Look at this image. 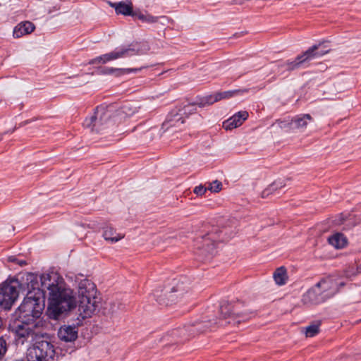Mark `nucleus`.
Listing matches in <instances>:
<instances>
[{"mask_svg": "<svg viewBox=\"0 0 361 361\" xmlns=\"http://www.w3.org/2000/svg\"><path fill=\"white\" fill-rule=\"evenodd\" d=\"M41 287L38 277L33 274H27L20 288L25 285L27 292L42 293L47 289L49 291V310L54 319L63 312L71 310L76 307V299L73 290L64 282L63 279L56 273L44 274L40 276Z\"/></svg>", "mask_w": 361, "mask_h": 361, "instance_id": "nucleus-1", "label": "nucleus"}, {"mask_svg": "<svg viewBox=\"0 0 361 361\" xmlns=\"http://www.w3.org/2000/svg\"><path fill=\"white\" fill-rule=\"evenodd\" d=\"M78 314L82 319L91 317L98 309L101 300L95 284L89 279H82L78 283Z\"/></svg>", "mask_w": 361, "mask_h": 361, "instance_id": "nucleus-2", "label": "nucleus"}, {"mask_svg": "<svg viewBox=\"0 0 361 361\" xmlns=\"http://www.w3.org/2000/svg\"><path fill=\"white\" fill-rule=\"evenodd\" d=\"M85 128L97 133H109L117 126L112 110L100 106L96 108L93 114L87 117L83 123Z\"/></svg>", "mask_w": 361, "mask_h": 361, "instance_id": "nucleus-3", "label": "nucleus"}, {"mask_svg": "<svg viewBox=\"0 0 361 361\" xmlns=\"http://www.w3.org/2000/svg\"><path fill=\"white\" fill-rule=\"evenodd\" d=\"M338 290V284L334 280H322L302 295V302L306 305H317L334 296Z\"/></svg>", "mask_w": 361, "mask_h": 361, "instance_id": "nucleus-4", "label": "nucleus"}, {"mask_svg": "<svg viewBox=\"0 0 361 361\" xmlns=\"http://www.w3.org/2000/svg\"><path fill=\"white\" fill-rule=\"evenodd\" d=\"M44 307L42 293L27 292L18 309V317L22 321L35 322L41 316Z\"/></svg>", "mask_w": 361, "mask_h": 361, "instance_id": "nucleus-5", "label": "nucleus"}, {"mask_svg": "<svg viewBox=\"0 0 361 361\" xmlns=\"http://www.w3.org/2000/svg\"><path fill=\"white\" fill-rule=\"evenodd\" d=\"M190 283L188 279L173 281L172 287L166 288L164 293L159 290L154 292V297L160 305H169L178 302L190 290Z\"/></svg>", "mask_w": 361, "mask_h": 361, "instance_id": "nucleus-6", "label": "nucleus"}, {"mask_svg": "<svg viewBox=\"0 0 361 361\" xmlns=\"http://www.w3.org/2000/svg\"><path fill=\"white\" fill-rule=\"evenodd\" d=\"M219 240V229L213 227L207 234L197 238L195 246L198 250V255L206 260L211 259L216 253V243Z\"/></svg>", "mask_w": 361, "mask_h": 361, "instance_id": "nucleus-7", "label": "nucleus"}, {"mask_svg": "<svg viewBox=\"0 0 361 361\" xmlns=\"http://www.w3.org/2000/svg\"><path fill=\"white\" fill-rule=\"evenodd\" d=\"M55 350L49 341L37 342L32 347L27 349V361H54Z\"/></svg>", "mask_w": 361, "mask_h": 361, "instance_id": "nucleus-8", "label": "nucleus"}, {"mask_svg": "<svg viewBox=\"0 0 361 361\" xmlns=\"http://www.w3.org/2000/svg\"><path fill=\"white\" fill-rule=\"evenodd\" d=\"M319 47L320 44L311 47L302 54L298 56L294 61H288L282 64L281 66L286 68L288 71H293L299 68L302 64L310 60L321 57L329 53V49L319 50Z\"/></svg>", "mask_w": 361, "mask_h": 361, "instance_id": "nucleus-9", "label": "nucleus"}, {"mask_svg": "<svg viewBox=\"0 0 361 361\" xmlns=\"http://www.w3.org/2000/svg\"><path fill=\"white\" fill-rule=\"evenodd\" d=\"M240 303L232 304L228 302L221 305L220 313L224 319H228V324L235 325L250 319V317L247 314L240 312Z\"/></svg>", "mask_w": 361, "mask_h": 361, "instance_id": "nucleus-10", "label": "nucleus"}, {"mask_svg": "<svg viewBox=\"0 0 361 361\" xmlns=\"http://www.w3.org/2000/svg\"><path fill=\"white\" fill-rule=\"evenodd\" d=\"M210 328L209 322H201L195 324L184 326L182 328L174 329L169 336L173 338H181L183 340H187L191 336H194L197 333L203 332Z\"/></svg>", "mask_w": 361, "mask_h": 361, "instance_id": "nucleus-11", "label": "nucleus"}, {"mask_svg": "<svg viewBox=\"0 0 361 361\" xmlns=\"http://www.w3.org/2000/svg\"><path fill=\"white\" fill-rule=\"evenodd\" d=\"M17 286L11 283L4 282L0 285V307L9 310L18 297Z\"/></svg>", "mask_w": 361, "mask_h": 361, "instance_id": "nucleus-12", "label": "nucleus"}, {"mask_svg": "<svg viewBox=\"0 0 361 361\" xmlns=\"http://www.w3.org/2000/svg\"><path fill=\"white\" fill-rule=\"evenodd\" d=\"M36 327L35 322L20 320V324H18L14 329L18 342L23 344L25 341H33L37 336Z\"/></svg>", "mask_w": 361, "mask_h": 361, "instance_id": "nucleus-13", "label": "nucleus"}, {"mask_svg": "<svg viewBox=\"0 0 361 361\" xmlns=\"http://www.w3.org/2000/svg\"><path fill=\"white\" fill-rule=\"evenodd\" d=\"M84 319L78 314L75 323L62 325L57 332L59 340L66 343L74 342L78 338V327L82 325V322Z\"/></svg>", "mask_w": 361, "mask_h": 361, "instance_id": "nucleus-14", "label": "nucleus"}, {"mask_svg": "<svg viewBox=\"0 0 361 361\" xmlns=\"http://www.w3.org/2000/svg\"><path fill=\"white\" fill-rule=\"evenodd\" d=\"M127 57L126 51L123 47L116 49L115 50L97 56L89 61V64H105L109 61L116 60L120 58Z\"/></svg>", "mask_w": 361, "mask_h": 361, "instance_id": "nucleus-15", "label": "nucleus"}, {"mask_svg": "<svg viewBox=\"0 0 361 361\" xmlns=\"http://www.w3.org/2000/svg\"><path fill=\"white\" fill-rule=\"evenodd\" d=\"M108 4L115 9L117 15H123L126 16H134L133 3L130 0H126L119 2L108 1Z\"/></svg>", "mask_w": 361, "mask_h": 361, "instance_id": "nucleus-16", "label": "nucleus"}, {"mask_svg": "<svg viewBox=\"0 0 361 361\" xmlns=\"http://www.w3.org/2000/svg\"><path fill=\"white\" fill-rule=\"evenodd\" d=\"M248 117V113L246 111H241L234 114L228 120L223 123V128L226 130H230L241 126Z\"/></svg>", "mask_w": 361, "mask_h": 361, "instance_id": "nucleus-17", "label": "nucleus"}, {"mask_svg": "<svg viewBox=\"0 0 361 361\" xmlns=\"http://www.w3.org/2000/svg\"><path fill=\"white\" fill-rule=\"evenodd\" d=\"M140 107L133 104H126L118 109L114 115L116 122L122 119L130 118L139 112Z\"/></svg>", "mask_w": 361, "mask_h": 361, "instance_id": "nucleus-18", "label": "nucleus"}, {"mask_svg": "<svg viewBox=\"0 0 361 361\" xmlns=\"http://www.w3.org/2000/svg\"><path fill=\"white\" fill-rule=\"evenodd\" d=\"M126 51L127 57L134 55H142L147 54L150 47L147 42L132 43L126 47H123Z\"/></svg>", "mask_w": 361, "mask_h": 361, "instance_id": "nucleus-19", "label": "nucleus"}, {"mask_svg": "<svg viewBox=\"0 0 361 361\" xmlns=\"http://www.w3.org/2000/svg\"><path fill=\"white\" fill-rule=\"evenodd\" d=\"M195 111V104L192 103H188L187 104H185L183 107L178 109V110L176 111V113H171V116L173 117L172 120L175 121H180V123H183V116L188 117L190 114H193Z\"/></svg>", "mask_w": 361, "mask_h": 361, "instance_id": "nucleus-20", "label": "nucleus"}, {"mask_svg": "<svg viewBox=\"0 0 361 361\" xmlns=\"http://www.w3.org/2000/svg\"><path fill=\"white\" fill-rule=\"evenodd\" d=\"M312 121V117L308 114L296 116L291 119L292 128L294 130L303 131L308 123Z\"/></svg>", "mask_w": 361, "mask_h": 361, "instance_id": "nucleus-21", "label": "nucleus"}, {"mask_svg": "<svg viewBox=\"0 0 361 361\" xmlns=\"http://www.w3.org/2000/svg\"><path fill=\"white\" fill-rule=\"evenodd\" d=\"M35 27L30 21H25L16 25L13 30V37L16 38L21 37L25 35H28L34 31Z\"/></svg>", "mask_w": 361, "mask_h": 361, "instance_id": "nucleus-22", "label": "nucleus"}, {"mask_svg": "<svg viewBox=\"0 0 361 361\" xmlns=\"http://www.w3.org/2000/svg\"><path fill=\"white\" fill-rule=\"evenodd\" d=\"M102 236L105 240L111 243H116L124 238L123 235L117 233L114 228L108 226L103 228Z\"/></svg>", "mask_w": 361, "mask_h": 361, "instance_id": "nucleus-23", "label": "nucleus"}, {"mask_svg": "<svg viewBox=\"0 0 361 361\" xmlns=\"http://www.w3.org/2000/svg\"><path fill=\"white\" fill-rule=\"evenodd\" d=\"M328 242L335 248L342 249L346 246L348 240L343 233H336L329 237Z\"/></svg>", "mask_w": 361, "mask_h": 361, "instance_id": "nucleus-24", "label": "nucleus"}, {"mask_svg": "<svg viewBox=\"0 0 361 361\" xmlns=\"http://www.w3.org/2000/svg\"><path fill=\"white\" fill-rule=\"evenodd\" d=\"M273 277L277 285H284L288 280V275L286 268L281 267L276 269L274 273Z\"/></svg>", "mask_w": 361, "mask_h": 361, "instance_id": "nucleus-25", "label": "nucleus"}, {"mask_svg": "<svg viewBox=\"0 0 361 361\" xmlns=\"http://www.w3.org/2000/svg\"><path fill=\"white\" fill-rule=\"evenodd\" d=\"M285 186L282 181H275L269 185L262 193L263 198L268 197L269 195L274 193L277 190L281 189Z\"/></svg>", "mask_w": 361, "mask_h": 361, "instance_id": "nucleus-26", "label": "nucleus"}, {"mask_svg": "<svg viewBox=\"0 0 361 361\" xmlns=\"http://www.w3.org/2000/svg\"><path fill=\"white\" fill-rule=\"evenodd\" d=\"M247 92L246 90H229L223 92H216V100L220 101L224 99H228L232 97H234L238 94H240L243 92Z\"/></svg>", "mask_w": 361, "mask_h": 361, "instance_id": "nucleus-27", "label": "nucleus"}, {"mask_svg": "<svg viewBox=\"0 0 361 361\" xmlns=\"http://www.w3.org/2000/svg\"><path fill=\"white\" fill-rule=\"evenodd\" d=\"M142 69L140 68H107L105 69L104 73L107 74H111L114 73H117V75H121L123 74H128L131 73H137Z\"/></svg>", "mask_w": 361, "mask_h": 361, "instance_id": "nucleus-28", "label": "nucleus"}, {"mask_svg": "<svg viewBox=\"0 0 361 361\" xmlns=\"http://www.w3.org/2000/svg\"><path fill=\"white\" fill-rule=\"evenodd\" d=\"M134 16L135 18H137V19L140 20L142 22L149 23V24L155 23L158 21V17L153 16L148 13H142L140 12H138V13L135 12Z\"/></svg>", "mask_w": 361, "mask_h": 361, "instance_id": "nucleus-29", "label": "nucleus"}, {"mask_svg": "<svg viewBox=\"0 0 361 361\" xmlns=\"http://www.w3.org/2000/svg\"><path fill=\"white\" fill-rule=\"evenodd\" d=\"M320 322H315L307 326L305 329V336L307 337H313L316 336L319 331Z\"/></svg>", "mask_w": 361, "mask_h": 361, "instance_id": "nucleus-30", "label": "nucleus"}, {"mask_svg": "<svg viewBox=\"0 0 361 361\" xmlns=\"http://www.w3.org/2000/svg\"><path fill=\"white\" fill-rule=\"evenodd\" d=\"M216 93L213 95L206 96L203 99H202L201 102L198 104L200 107H203L206 105H210L214 104V102H218L216 100Z\"/></svg>", "mask_w": 361, "mask_h": 361, "instance_id": "nucleus-31", "label": "nucleus"}, {"mask_svg": "<svg viewBox=\"0 0 361 361\" xmlns=\"http://www.w3.org/2000/svg\"><path fill=\"white\" fill-rule=\"evenodd\" d=\"M209 190L213 192H219L222 189V183L219 180H214L209 183L207 188Z\"/></svg>", "mask_w": 361, "mask_h": 361, "instance_id": "nucleus-32", "label": "nucleus"}, {"mask_svg": "<svg viewBox=\"0 0 361 361\" xmlns=\"http://www.w3.org/2000/svg\"><path fill=\"white\" fill-rule=\"evenodd\" d=\"M275 126L282 129H286L287 130H293L292 128L291 120L290 121H277Z\"/></svg>", "mask_w": 361, "mask_h": 361, "instance_id": "nucleus-33", "label": "nucleus"}, {"mask_svg": "<svg viewBox=\"0 0 361 361\" xmlns=\"http://www.w3.org/2000/svg\"><path fill=\"white\" fill-rule=\"evenodd\" d=\"M7 350V344L5 339L0 338V360L4 356Z\"/></svg>", "mask_w": 361, "mask_h": 361, "instance_id": "nucleus-34", "label": "nucleus"}, {"mask_svg": "<svg viewBox=\"0 0 361 361\" xmlns=\"http://www.w3.org/2000/svg\"><path fill=\"white\" fill-rule=\"evenodd\" d=\"M360 273H361V264L357 267L356 271H354L353 267L349 269V270H348L346 272V276L349 277V276H355Z\"/></svg>", "mask_w": 361, "mask_h": 361, "instance_id": "nucleus-35", "label": "nucleus"}, {"mask_svg": "<svg viewBox=\"0 0 361 361\" xmlns=\"http://www.w3.org/2000/svg\"><path fill=\"white\" fill-rule=\"evenodd\" d=\"M208 190L207 188H205L202 185L197 186L194 188V193H195L197 195H202L205 193V192Z\"/></svg>", "mask_w": 361, "mask_h": 361, "instance_id": "nucleus-36", "label": "nucleus"}, {"mask_svg": "<svg viewBox=\"0 0 361 361\" xmlns=\"http://www.w3.org/2000/svg\"><path fill=\"white\" fill-rule=\"evenodd\" d=\"M47 11H48V13H51L54 11H59L60 9V6L56 4H54L52 8H51V6H47Z\"/></svg>", "mask_w": 361, "mask_h": 361, "instance_id": "nucleus-37", "label": "nucleus"}, {"mask_svg": "<svg viewBox=\"0 0 361 361\" xmlns=\"http://www.w3.org/2000/svg\"><path fill=\"white\" fill-rule=\"evenodd\" d=\"M17 264H18L20 266L23 267L26 264V262L24 260H18V259Z\"/></svg>", "mask_w": 361, "mask_h": 361, "instance_id": "nucleus-38", "label": "nucleus"}, {"mask_svg": "<svg viewBox=\"0 0 361 361\" xmlns=\"http://www.w3.org/2000/svg\"><path fill=\"white\" fill-rule=\"evenodd\" d=\"M9 261H11V262H16V263H17L18 259H16V258H15V257H9Z\"/></svg>", "mask_w": 361, "mask_h": 361, "instance_id": "nucleus-39", "label": "nucleus"}, {"mask_svg": "<svg viewBox=\"0 0 361 361\" xmlns=\"http://www.w3.org/2000/svg\"><path fill=\"white\" fill-rule=\"evenodd\" d=\"M30 122V121H25L23 122V123L20 124V126H25V125H26V124L29 123Z\"/></svg>", "mask_w": 361, "mask_h": 361, "instance_id": "nucleus-40", "label": "nucleus"}]
</instances>
